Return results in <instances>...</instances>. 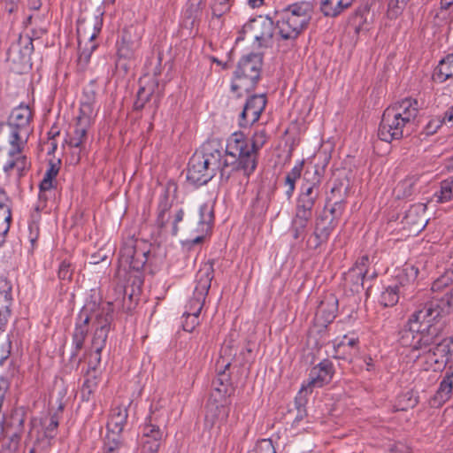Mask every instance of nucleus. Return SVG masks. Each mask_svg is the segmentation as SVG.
Returning a JSON list of instances; mask_svg holds the SVG:
<instances>
[{
    "label": "nucleus",
    "instance_id": "obj_38",
    "mask_svg": "<svg viewBox=\"0 0 453 453\" xmlns=\"http://www.w3.org/2000/svg\"><path fill=\"white\" fill-rule=\"evenodd\" d=\"M12 283L4 277H0V307L11 309L12 303Z\"/></svg>",
    "mask_w": 453,
    "mask_h": 453
},
{
    "label": "nucleus",
    "instance_id": "obj_62",
    "mask_svg": "<svg viewBox=\"0 0 453 453\" xmlns=\"http://www.w3.org/2000/svg\"><path fill=\"white\" fill-rule=\"evenodd\" d=\"M448 281H449V279L446 277H441V278L436 280L432 285V288H431L432 291L433 292L441 291L443 288H446L448 286Z\"/></svg>",
    "mask_w": 453,
    "mask_h": 453
},
{
    "label": "nucleus",
    "instance_id": "obj_1",
    "mask_svg": "<svg viewBox=\"0 0 453 453\" xmlns=\"http://www.w3.org/2000/svg\"><path fill=\"white\" fill-rule=\"evenodd\" d=\"M452 305V288H448L441 297H433L419 307L399 333L401 345L411 348L416 358L424 357L434 371L446 365L453 354V337L435 342L437 329L433 324L449 314Z\"/></svg>",
    "mask_w": 453,
    "mask_h": 453
},
{
    "label": "nucleus",
    "instance_id": "obj_51",
    "mask_svg": "<svg viewBox=\"0 0 453 453\" xmlns=\"http://www.w3.org/2000/svg\"><path fill=\"white\" fill-rule=\"evenodd\" d=\"M313 207L314 206L311 204L299 203L298 201H296V214L294 217L301 219L303 218L311 220L312 217Z\"/></svg>",
    "mask_w": 453,
    "mask_h": 453
},
{
    "label": "nucleus",
    "instance_id": "obj_36",
    "mask_svg": "<svg viewBox=\"0 0 453 453\" xmlns=\"http://www.w3.org/2000/svg\"><path fill=\"white\" fill-rule=\"evenodd\" d=\"M434 199L437 203H447L453 200V177L441 182L440 189L434 193Z\"/></svg>",
    "mask_w": 453,
    "mask_h": 453
},
{
    "label": "nucleus",
    "instance_id": "obj_34",
    "mask_svg": "<svg viewBox=\"0 0 453 453\" xmlns=\"http://www.w3.org/2000/svg\"><path fill=\"white\" fill-rule=\"evenodd\" d=\"M453 77V54H449L441 59L436 67L434 78L440 82H444Z\"/></svg>",
    "mask_w": 453,
    "mask_h": 453
},
{
    "label": "nucleus",
    "instance_id": "obj_46",
    "mask_svg": "<svg viewBox=\"0 0 453 453\" xmlns=\"http://www.w3.org/2000/svg\"><path fill=\"white\" fill-rule=\"evenodd\" d=\"M101 352L102 350L95 349L91 347V349L88 351V372L87 375L89 376L91 372H95L97 366L101 363Z\"/></svg>",
    "mask_w": 453,
    "mask_h": 453
},
{
    "label": "nucleus",
    "instance_id": "obj_53",
    "mask_svg": "<svg viewBox=\"0 0 453 453\" xmlns=\"http://www.w3.org/2000/svg\"><path fill=\"white\" fill-rule=\"evenodd\" d=\"M252 453H276V450L270 439H263L257 441Z\"/></svg>",
    "mask_w": 453,
    "mask_h": 453
},
{
    "label": "nucleus",
    "instance_id": "obj_29",
    "mask_svg": "<svg viewBox=\"0 0 453 453\" xmlns=\"http://www.w3.org/2000/svg\"><path fill=\"white\" fill-rule=\"evenodd\" d=\"M214 212L211 204H203L200 209V243L211 234L213 226Z\"/></svg>",
    "mask_w": 453,
    "mask_h": 453
},
{
    "label": "nucleus",
    "instance_id": "obj_47",
    "mask_svg": "<svg viewBox=\"0 0 453 453\" xmlns=\"http://www.w3.org/2000/svg\"><path fill=\"white\" fill-rule=\"evenodd\" d=\"M109 332L105 329L95 330L92 338V348L97 350H103L105 347Z\"/></svg>",
    "mask_w": 453,
    "mask_h": 453
},
{
    "label": "nucleus",
    "instance_id": "obj_10",
    "mask_svg": "<svg viewBox=\"0 0 453 453\" xmlns=\"http://www.w3.org/2000/svg\"><path fill=\"white\" fill-rule=\"evenodd\" d=\"M243 31L253 38L259 47H266L273 36L274 24L271 19L259 16L245 24Z\"/></svg>",
    "mask_w": 453,
    "mask_h": 453
},
{
    "label": "nucleus",
    "instance_id": "obj_3",
    "mask_svg": "<svg viewBox=\"0 0 453 453\" xmlns=\"http://www.w3.org/2000/svg\"><path fill=\"white\" fill-rule=\"evenodd\" d=\"M312 5L309 2L295 3L281 11L277 28L281 39L295 41L309 24Z\"/></svg>",
    "mask_w": 453,
    "mask_h": 453
},
{
    "label": "nucleus",
    "instance_id": "obj_6",
    "mask_svg": "<svg viewBox=\"0 0 453 453\" xmlns=\"http://www.w3.org/2000/svg\"><path fill=\"white\" fill-rule=\"evenodd\" d=\"M150 250L147 244L134 238L126 240L119 250V266L124 270L140 272L148 261Z\"/></svg>",
    "mask_w": 453,
    "mask_h": 453
},
{
    "label": "nucleus",
    "instance_id": "obj_58",
    "mask_svg": "<svg viewBox=\"0 0 453 453\" xmlns=\"http://www.w3.org/2000/svg\"><path fill=\"white\" fill-rule=\"evenodd\" d=\"M10 316L11 309L0 307V334L5 331Z\"/></svg>",
    "mask_w": 453,
    "mask_h": 453
},
{
    "label": "nucleus",
    "instance_id": "obj_20",
    "mask_svg": "<svg viewBox=\"0 0 453 453\" xmlns=\"http://www.w3.org/2000/svg\"><path fill=\"white\" fill-rule=\"evenodd\" d=\"M140 88L136 94V100L134 104L135 111H141L145 104L150 101L151 96L155 93L157 97L159 98L160 92L158 91V81L157 79H149L147 77L140 79Z\"/></svg>",
    "mask_w": 453,
    "mask_h": 453
},
{
    "label": "nucleus",
    "instance_id": "obj_41",
    "mask_svg": "<svg viewBox=\"0 0 453 453\" xmlns=\"http://www.w3.org/2000/svg\"><path fill=\"white\" fill-rule=\"evenodd\" d=\"M453 390V372L451 374L447 375L441 380L440 387L437 390L436 396L441 401H446L449 398Z\"/></svg>",
    "mask_w": 453,
    "mask_h": 453
},
{
    "label": "nucleus",
    "instance_id": "obj_33",
    "mask_svg": "<svg viewBox=\"0 0 453 453\" xmlns=\"http://www.w3.org/2000/svg\"><path fill=\"white\" fill-rule=\"evenodd\" d=\"M353 0H321L320 10L326 17H336L352 4Z\"/></svg>",
    "mask_w": 453,
    "mask_h": 453
},
{
    "label": "nucleus",
    "instance_id": "obj_14",
    "mask_svg": "<svg viewBox=\"0 0 453 453\" xmlns=\"http://www.w3.org/2000/svg\"><path fill=\"white\" fill-rule=\"evenodd\" d=\"M231 365V359L226 358L223 355L220 356L216 363V369L218 372L217 378L212 381L215 393L219 396V401H225L226 395L229 394L230 378L226 371Z\"/></svg>",
    "mask_w": 453,
    "mask_h": 453
},
{
    "label": "nucleus",
    "instance_id": "obj_26",
    "mask_svg": "<svg viewBox=\"0 0 453 453\" xmlns=\"http://www.w3.org/2000/svg\"><path fill=\"white\" fill-rule=\"evenodd\" d=\"M168 421V411L159 403H156L151 404L150 414L145 418L144 425L161 430L162 432H166Z\"/></svg>",
    "mask_w": 453,
    "mask_h": 453
},
{
    "label": "nucleus",
    "instance_id": "obj_15",
    "mask_svg": "<svg viewBox=\"0 0 453 453\" xmlns=\"http://www.w3.org/2000/svg\"><path fill=\"white\" fill-rule=\"evenodd\" d=\"M386 110L397 116L411 127L418 113V102L412 98H404L388 107Z\"/></svg>",
    "mask_w": 453,
    "mask_h": 453
},
{
    "label": "nucleus",
    "instance_id": "obj_19",
    "mask_svg": "<svg viewBox=\"0 0 453 453\" xmlns=\"http://www.w3.org/2000/svg\"><path fill=\"white\" fill-rule=\"evenodd\" d=\"M426 205L423 203L412 204L406 211L403 218L404 224L414 232H420L423 230L428 219L426 216Z\"/></svg>",
    "mask_w": 453,
    "mask_h": 453
},
{
    "label": "nucleus",
    "instance_id": "obj_42",
    "mask_svg": "<svg viewBox=\"0 0 453 453\" xmlns=\"http://www.w3.org/2000/svg\"><path fill=\"white\" fill-rule=\"evenodd\" d=\"M168 194H165L158 205V214L157 218V225L159 228L165 227L166 222L168 221L167 211L169 210L168 204Z\"/></svg>",
    "mask_w": 453,
    "mask_h": 453
},
{
    "label": "nucleus",
    "instance_id": "obj_25",
    "mask_svg": "<svg viewBox=\"0 0 453 453\" xmlns=\"http://www.w3.org/2000/svg\"><path fill=\"white\" fill-rule=\"evenodd\" d=\"M309 172L306 171L304 174L305 184L303 186V191L300 193L297 201L299 203H308L315 205V202L319 196V184L320 177L317 175L318 171L315 170L314 175H316L311 182L307 179Z\"/></svg>",
    "mask_w": 453,
    "mask_h": 453
},
{
    "label": "nucleus",
    "instance_id": "obj_18",
    "mask_svg": "<svg viewBox=\"0 0 453 453\" xmlns=\"http://www.w3.org/2000/svg\"><path fill=\"white\" fill-rule=\"evenodd\" d=\"M127 417L128 411L127 407L118 406L113 408L106 425L107 433L104 438L111 439L114 436L116 441H123L121 433L127 424Z\"/></svg>",
    "mask_w": 453,
    "mask_h": 453
},
{
    "label": "nucleus",
    "instance_id": "obj_60",
    "mask_svg": "<svg viewBox=\"0 0 453 453\" xmlns=\"http://www.w3.org/2000/svg\"><path fill=\"white\" fill-rule=\"evenodd\" d=\"M344 210V204L342 201L335 202L330 208L329 211L332 216L330 219H333V221L342 214V211Z\"/></svg>",
    "mask_w": 453,
    "mask_h": 453
},
{
    "label": "nucleus",
    "instance_id": "obj_48",
    "mask_svg": "<svg viewBox=\"0 0 453 453\" xmlns=\"http://www.w3.org/2000/svg\"><path fill=\"white\" fill-rule=\"evenodd\" d=\"M200 271H203L204 273V277L202 280L203 281V288L208 291L211 287V282L214 277L213 261L209 260L202 268H200Z\"/></svg>",
    "mask_w": 453,
    "mask_h": 453
},
{
    "label": "nucleus",
    "instance_id": "obj_5",
    "mask_svg": "<svg viewBox=\"0 0 453 453\" xmlns=\"http://www.w3.org/2000/svg\"><path fill=\"white\" fill-rule=\"evenodd\" d=\"M263 65L261 54H250L240 59L234 72V79L231 89L242 96L243 93H250L260 79Z\"/></svg>",
    "mask_w": 453,
    "mask_h": 453
},
{
    "label": "nucleus",
    "instance_id": "obj_56",
    "mask_svg": "<svg viewBox=\"0 0 453 453\" xmlns=\"http://www.w3.org/2000/svg\"><path fill=\"white\" fill-rule=\"evenodd\" d=\"M19 445V436L13 434L6 444L2 446L0 453H16Z\"/></svg>",
    "mask_w": 453,
    "mask_h": 453
},
{
    "label": "nucleus",
    "instance_id": "obj_35",
    "mask_svg": "<svg viewBox=\"0 0 453 453\" xmlns=\"http://www.w3.org/2000/svg\"><path fill=\"white\" fill-rule=\"evenodd\" d=\"M95 102V90L92 88H85L81 102L80 115L91 118Z\"/></svg>",
    "mask_w": 453,
    "mask_h": 453
},
{
    "label": "nucleus",
    "instance_id": "obj_24",
    "mask_svg": "<svg viewBox=\"0 0 453 453\" xmlns=\"http://www.w3.org/2000/svg\"><path fill=\"white\" fill-rule=\"evenodd\" d=\"M89 315L92 317L91 320H93L95 330L105 329L110 332L111 325L113 320V307L111 303H107L98 307L97 310L89 313Z\"/></svg>",
    "mask_w": 453,
    "mask_h": 453
},
{
    "label": "nucleus",
    "instance_id": "obj_13",
    "mask_svg": "<svg viewBox=\"0 0 453 453\" xmlns=\"http://www.w3.org/2000/svg\"><path fill=\"white\" fill-rule=\"evenodd\" d=\"M92 317L89 315L88 308L84 307L78 315L75 322V327L72 334L73 351L71 358H74L83 348L85 339L88 333V326Z\"/></svg>",
    "mask_w": 453,
    "mask_h": 453
},
{
    "label": "nucleus",
    "instance_id": "obj_64",
    "mask_svg": "<svg viewBox=\"0 0 453 453\" xmlns=\"http://www.w3.org/2000/svg\"><path fill=\"white\" fill-rule=\"evenodd\" d=\"M285 185L288 187V188L286 190V195H287L288 198H290L292 196L295 188H296V180L289 178V176L286 175Z\"/></svg>",
    "mask_w": 453,
    "mask_h": 453
},
{
    "label": "nucleus",
    "instance_id": "obj_37",
    "mask_svg": "<svg viewBox=\"0 0 453 453\" xmlns=\"http://www.w3.org/2000/svg\"><path fill=\"white\" fill-rule=\"evenodd\" d=\"M336 302H333L331 303L322 301L318 307L316 312V319L319 321L322 320L325 323H331L333 319L335 318V308Z\"/></svg>",
    "mask_w": 453,
    "mask_h": 453
},
{
    "label": "nucleus",
    "instance_id": "obj_52",
    "mask_svg": "<svg viewBox=\"0 0 453 453\" xmlns=\"http://www.w3.org/2000/svg\"><path fill=\"white\" fill-rule=\"evenodd\" d=\"M73 273V268L70 262L64 260L58 266V275L62 280H71Z\"/></svg>",
    "mask_w": 453,
    "mask_h": 453
},
{
    "label": "nucleus",
    "instance_id": "obj_57",
    "mask_svg": "<svg viewBox=\"0 0 453 453\" xmlns=\"http://www.w3.org/2000/svg\"><path fill=\"white\" fill-rule=\"evenodd\" d=\"M60 160H58V162H55L53 160H50L49 162V167L46 170L44 173V178L51 179L55 180L56 176L58 175L59 172V166Z\"/></svg>",
    "mask_w": 453,
    "mask_h": 453
},
{
    "label": "nucleus",
    "instance_id": "obj_43",
    "mask_svg": "<svg viewBox=\"0 0 453 453\" xmlns=\"http://www.w3.org/2000/svg\"><path fill=\"white\" fill-rule=\"evenodd\" d=\"M11 219V211H0V246L5 242V236L10 229Z\"/></svg>",
    "mask_w": 453,
    "mask_h": 453
},
{
    "label": "nucleus",
    "instance_id": "obj_50",
    "mask_svg": "<svg viewBox=\"0 0 453 453\" xmlns=\"http://www.w3.org/2000/svg\"><path fill=\"white\" fill-rule=\"evenodd\" d=\"M57 182L54 180L44 178L39 184V199L42 201H47L48 197L46 192L50 191L53 188H56Z\"/></svg>",
    "mask_w": 453,
    "mask_h": 453
},
{
    "label": "nucleus",
    "instance_id": "obj_44",
    "mask_svg": "<svg viewBox=\"0 0 453 453\" xmlns=\"http://www.w3.org/2000/svg\"><path fill=\"white\" fill-rule=\"evenodd\" d=\"M310 219L294 217L291 223V232L295 239L303 237Z\"/></svg>",
    "mask_w": 453,
    "mask_h": 453
},
{
    "label": "nucleus",
    "instance_id": "obj_23",
    "mask_svg": "<svg viewBox=\"0 0 453 453\" xmlns=\"http://www.w3.org/2000/svg\"><path fill=\"white\" fill-rule=\"evenodd\" d=\"M334 228L333 219H327L326 218H320L317 219L313 237L308 240V245L311 248L317 249L323 242H326Z\"/></svg>",
    "mask_w": 453,
    "mask_h": 453
},
{
    "label": "nucleus",
    "instance_id": "obj_17",
    "mask_svg": "<svg viewBox=\"0 0 453 453\" xmlns=\"http://www.w3.org/2000/svg\"><path fill=\"white\" fill-rule=\"evenodd\" d=\"M167 433L142 425L141 436L142 453H157Z\"/></svg>",
    "mask_w": 453,
    "mask_h": 453
},
{
    "label": "nucleus",
    "instance_id": "obj_55",
    "mask_svg": "<svg viewBox=\"0 0 453 453\" xmlns=\"http://www.w3.org/2000/svg\"><path fill=\"white\" fill-rule=\"evenodd\" d=\"M93 379H96V375L90 374ZM96 388V382L95 380L86 379L82 388H81V395L83 399L88 400L91 394L94 393L95 388Z\"/></svg>",
    "mask_w": 453,
    "mask_h": 453
},
{
    "label": "nucleus",
    "instance_id": "obj_45",
    "mask_svg": "<svg viewBox=\"0 0 453 453\" xmlns=\"http://www.w3.org/2000/svg\"><path fill=\"white\" fill-rule=\"evenodd\" d=\"M198 160L195 157V154L190 158L186 173L187 181L196 188V183L198 182V169H197Z\"/></svg>",
    "mask_w": 453,
    "mask_h": 453
},
{
    "label": "nucleus",
    "instance_id": "obj_28",
    "mask_svg": "<svg viewBox=\"0 0 453 453\" xmlns=\"http://www.w3.org/2000/svg\"><path fill=\"white\" fill-rule=\"evenodd\" d=\"M90 118L79 115L73 134L69 139V145L74 148L81 149L87 139V132L89 126Z\"/></svg>",
    "mask_w": 453,
    "mask_h": 453
},
{
    "label": "nucleus",
    "instance_id": "obj_22",
    "mask_svg": "<svg viewBox=\"0 0 453 453\" xmlns=\"http://www.w3.org/2000/svg\"><path fill=\"white\" fill-rule=\"evenodd\" d=\"M412 287L413 284L406 286L402 281L399 284L388 286L380 296V303L385 307L394 306L398 303L400 296L404 298L411 297V292H408V290Z\"/></svg>",
    "mask_w": 453,
    "mask_h": 453
},
{
    "label": "nucleus",
    "instance_id": "obj_21",
    "mask_svg": "<svg viewBox=\"0 0 453 453\" xmlns=\"http://www.w3.org/2000/svg\"><path fill=\"white\" fill-rule=\"evenodd\" d=\"M369 257L365 255L359 257L354 266L349 270L346 280L352 283V290L358 292L364 287V280L368 273Z\"/></svg>",
    "mask_w": 453,
    "mask_h": 453
},
{
    "label": "nucleus",
    "instance_id": "obj_61",
    "mask_svg": "<svg viewBox=\"0 0 453 453\" xmlns=\"http://www.w3.org/2000/svg\"><path fill=\"white\" fill-rule=\"evenodd\" d=\"M303 161L298 162L292 169L291 171L287 174V176H289V178L293 179L294 180H297L301 177V173L303 171Z\"/></svg>",
    "mask_w": 453,
    "mask_h": 453
},
{
    "label": "nucleus",
    "instance_id": "obj_30",
    "mask_svg": "<svg viewBox=\"0 0 453 453\" xmlns=\"http://www.w3.org/2000/svg\"><path fill=\"white\" fill-rule=\"evenodd\" d=\"M198 2L188 0L183 12L182 25L184 27L194 30V35H198Z\"/></svg>",
    "mask_w": 453,
    "mask_h": 453
},
{
    "label": "nucleus",
    "instance_id": "obj_9",
    "mask_svg": "<svg viewBox=\"0 0 453 453\" xmlns=\"http://www.w3.org/2000/svg\"><path fill=\"white\" fill-rule=\"evenodd\" d=\"M203 168L204 173L200 174V185L206 184L213 178L219 169L224 171L229 165H225L222 154L217 142L204 143L203 146ZM233 168V165H230Z\"/></svg>",
    "mask_w": 453,
    "mask_h": 453
},
{
    "label": "nucleus",
    "instance_id": "obj_12",
    "mask_svg": "<svg viewBox=\"0 0 453 453\" xmlns=\"http://www.w3.org/2000/svg\"><path fill=\"white\" fill-rule=\"evenodd\" d=\"M266 105V96L265 94L253 95L250 96L241 113L240 125L247 127L252 125L259 119L260 114Z\"/></svg>",
    "mask_w": 453,
    "mask_h": 453
},
{
    "label": "nucleus",
    "instance_id": "obj_59",
    "mask_svg": "<svg viewBox=\"0 0 453 453\" xmlns=\"http://www.w3.org/2000/svg\"><path fill=\"white\" fill-rule=\"evenodd\" d=\"M12 201L4 188L0 187V211H11Z\"/></svg>",
    "mask_w": 453,
    "mask_h": 453
},
{
    "label": "nucleus",
    "instance_id": "obj_2",
    "mask_svg": "<svg viewBox=\"0 0 453 453\" xmlns=\"http://www.w3.org/2000/svg\"><path fill=\"white\" fill-rule=\"evenodd\" d=\"M267 140L264 128L257 130L250 141L242 132L232 134L226 140L225 165H233V170L241 171L249 183L251 174L258 164V151Z\"/></svg>",
    "mask_w": 453,
    "mask_h": 453
},
{
    "label": "nucleus",
    "instance_id": "obj_31",
    "mask_svg": "<svg viewBox=\"0 0 453 453\" xmlns=\"http://www.w3.org/2000/svg\"><path fill=\"white\" fill-rule=\"evenodd\" d=\"M198 303V299L193 297L186 305V311L183 313L182 328L184 331L192 333L196 326H198V309L196 305Z\"/></svg>",
    "mask_w": 453,
    "mask_h": 453
},
{
    "label": "nucleus",
    "instance_id": "obj_63",
    "mask_svg": "<svg viewBox=\"0 0 453 453\" xmlns=\"http://www.w3.org/2000/svg\"><path fill=\"white\" fill-rule=\"evenodd\" d=\"M162 53L158 51L157 53V58H155V67L152 71V73L155 76V78L162 73Z\"/></svg>",
    "mask_w": 453,
    "mask_h": 453
},
{
    "label": "nucleus",
    "instance_id": "obj_8",
    "mask_svg": "<svg viewBox=\"0 0 453 453\" xmlns=\"http://www.w3.org/2000/svg\"><path fill=\"white\" fill-rule=\"evenodd\" d=\"M411 130V126L385 110L379 126L378 136L381 141L391 142L394 140H400L403 136L409 135Z\"/></svg>",
    "mask_w": 453,
    "mask_h": 453
},
{
    "label": "nucleus",
    "instance_id": "obj_49",
    "mask_svg": "<svg viewBox=\"0 0 453 453\" xmlns=\"http://www.w3.org/2000/svg\"><path fill=\"white\" fill-rule=\"evenodd\" d=\"M58 427V418L57 414H54L50 418L49 423L44 426L43 436L50 440L54 439L57 435Z\"/></svg>",
    "mask_w": 453,
    "mask_h": 453
},
{
    "label": "nucleus",
    "instance_id": "obj_40",
    "mask_svg": "<svg viewBox=\"0 0 453 453\" xmlns=\"http://www.w3.org/2000/svg\"><path fill=\"white\" fill-rule=\"evenodd\" d=\"M453 120V105L449 108L445 112L443 117H438L432 119L426 126L425 131L426 134H434L437 129L446 121L450 122Z\"/></svg>",
    "mask_w": 453,
    "mask_h": 453
},
{
    "label": "nucleus",
    "instance_id": "obj_54",
    "mask_svg": "<svg viewBox=\"0 0 453 453\" xmlns=\"http://www.w3.org/2000/svg\"><path fill=\"white\" fill-rule=\"evenodd\" d=\"M124 441H116L114 436L109 439L104 438V453H119L123 447Z\"/></svg>",
    "mask_w": 453,
    "mask_h": 453
},
{
    "label": "nucleus",
    "instance_id": "obj_4",
    "mask_svg": "<svg viewBox=\"0 0 453 453\" xmlns=\"http://www.w3.org/2000/svg\"><path fill=\"white\" fill-rule=\"evenodd\" d=\"M32 111L27 105L14 108L7 122L0 123V138L8 143L27 144L32 133Z\"/></svg>",
    "mask_w": 453,
    "mask_h": 453
},
{
    "label": "nucleus",
    "instance_id": "obj_32",
    "mask_svg": "<svg viewBox=\"0 0 453 453\" xmlns=\"http://www.w3.org/2000/svg\"><path fill=\"white\" fill-rule=\"evenodd\" d=\"M33 51V38L30 37L28 35H20L18 42L11 46L9 50V54L10 56H12V54L18 52L20 55V60L27 61L29 59Z\"/></svg>",
    "mask_w": 453,
    "mask_h": 453
},
{
    "label": "nucleus",
    "instance_id": "obj_7",
    "mask_svg": "<svg viewBox=\"0 0 453 453\" xmlns=\"http://www.w3.org/2000/svg\"><path fill=\"white\" fill-rule=\"evenodd\" d=\"M11 149L8 152V159L3 165V172L10 178L15 173V182L20 185L22 178L27 175L32 167L31 159L23 152L27 144L9 143Z\"/></svg>",
    "mask_w": 453,
    "mask_h": 453
},
{
    "label": "nucleus",
    "instance_id": "obj_11",
    "mask_svg": "<svg viewBox=\"0 0 453 453\" xmlns=\"http://www.w3.org/2000/svg\"><path fill=\"white\" fill-rule=\"evenodd\" d=\"M334 370L333 364L328 359L322 360L319 365L314 366L309 374L306 384H303L299 394L303 392L311 393L315 388H321L325 384L329 383L333 378Z\"/></svg>",
    "mask_w": 453,
    "mask_h": 453
},
{
    "label": "nucleus",
    "instance_id": "obj_39",
    "mask_svg": "<svg viewBox=\"0 0 453 453\" xmlns=\"http://www.w3.org/2000/svg\"><path fill=\"white\" fill-rule=\"evenodd\" d=\"M418 178L411 176L400 181L395 188L398 198H406L412 195Z\"/></svg>",
    "mask_w": 453,
    "mask_h": 453
},
{
    "label": "nucleus",
    "instance_id": "obj_27",
    "mask_svg": "<svg viewBox=\"0 0 453 453\" xmlns=\"http://www.w3.org/2000/svg\"><path fill=\"white\" fill-rule=\"evenodd\" d=\"M357 338L344 335L334 344V357L350 361L357 351Z\"/></svg>",
    "mask_w": 453,
    "mask_h": 453
},
{
    "label": "nucleus",
    "instance_id": "obj_16",
    "mask_svg": "<svg viewBox=\"0 0 453 453\" xmlns=\"http://www.w3.org/2000/svg\"><path fill=\"white\" fill-rule=\"evenodd\" d=\"M97 23L90 24L89 27L93 28V32L91 34H87V24L85 21H79L78 27H77V33L79 37V44L81 43L82 37L88 39L90 42V46L88 49H84L81 51L79 58H78V65L80 68L84 69L88 63L89 62L91 53L94 50L96 49V44L93 42L95 38L97 36V35L100 33V27L96 26Z\"/></svg>",
    "mask_w": 453,
    "mask_h": 453
}]
</instances>
